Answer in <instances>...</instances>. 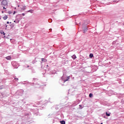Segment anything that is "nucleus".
<instances>
[{
    "label": "nucleus",
    "mask_w": 124,
    "mask_h": 124,
    "mask_svg": "<svg viewBox=\"0 0 124 124\" xmlns=\"http://www.w3.org/2000/svg\"><path fill=\"white\" fill-rule=\"evenodd\" d=\"M104 118L105 119H106V117L105 116V115L104 116Z\"/></svg>",
    "instance_id": "32"
},
{
    "label": "nucleus",
    "mask_w": 124,
    "mask_h": 124,
    "mask_svg": "<svg viewBox=\"0 0 124 124\" xmlns=\"http://www.w3.org/2000/svg\"><path fill=\"white\" fill-rule=\"evenodd\" d=\"M27 105H29V104H27Z\"/></svg>",
    "instance_id": "44"
},
{
    "label": "nucleus",
    "mask_w": 124,
    "mask_h": 124,
    "mask_svg": "<svg viewBox=\"0 0 124 124\" xmlns=\"http://www.w3.org/2000/svg\"><path fill=\"white\" fill-rule=\"evenodd\" d=\"M26 6H23L22 7V8H21V9H22V10H26Z\"/></svg>",
    "instance_id": "18"
},
{
    "label": "nucleus",
    "mask_w": 124,
    "mask_h": 124,
    "mask_svg": "<svg viewBox=\"0 0 124 124\" xmlns=\"http://www.w3.org/2000/svg\"><path fill=\"white\" fill-rule=\"evenodd\" d=\"M0 1H1V0H0Z\"/></svg>",
    "instance_id": "41"
},
{
    "label": "nucleus",
    "mask_w": 124,
    "mask_h": 124,
    "mask_svg": "<svg viewBox=\"0 0 124 124\" xmlns=\"http://www.w3.org/2000/svg\"><path fill=\"white\" fill-rule=\"evenodd\" d=\"M19 84H20L21 85H26V84H29V85H31V86H33L34 85H35V86H35L36 88H40V87H42L43 86V84H42V83L34 84V83H31L29 82L28 81L20 82L19 83Z\"/></svg>",
    "instance_id": "1"
},
{
    "label": "nucleus",
    "mask_w": 124,
    "mask_h": 124,
    "mask_svg": "<svg viewBox=\"0 0 124 124\" xmlns=\"http://www.w3.org/2000/svg\"><path fill=\"white\" fill-rule=\"evenodd\" d=\"M72 59H73V60H75V59L76 58V55H73L72 56Z\"/></svg>",
    "instance_id": "17"
},
{
    "label": "nucleus",
    "mask_w": 124,
    "mask_h": 124,
    "mask_svg": "<svg viewBox=\"0 0 124 124\" xmlns=\"http://www.w3.org/2000/svg\"><path fill=\"white\" fill-rule=\"evenodd\" d=\"M48 74H50L51 75H54V74H56L57 71H56V70H52V71L48 72Z\"/></svg>",
    "instance_id": "5"
},
{
    "label": "nucleus",
    "mask_w": 124,
    "mask_h": 124,
    "mask_svg": "<svg viewBox=\"0 0 124 124\" xmlns=\"http://www.w3.org/2000/svg\"><path fill=\"white\" fill-rule=\"evenodd\" d=\"M14 23H16V24H18L19 23V21L18 19L15 20L14 21Z\"/></svg>",
    "instance_id": "15"
},
{
    "label": "nucleus",
    "mask_w": 124,
    "mask_h": 124,
    "mask_svg": "<svg viewBox=\"0 0 124 124\" xmlns=\"http://www.w3.org/2000/svg\"><path fill=\"white\" fill-rule=\"evenodd\" d=\"M7 24H9V21H7Z\"/></svg>",
    "instance_id": "35"
},
{
    "label": "nucleus",
    "mask_w": 124,
    "mask_h": 124,
    "mask_svg": "<svg viewBox=\"0 0 124 124\" xmlns=\"http://www.w3.org/2000/svg\"><path fill=\"white\" fill-rule=\"evenodd\" d=\"M10 24H11V22H10Z\"/></svg>",
    "instance_id": "42"
},
{
    "label": "nucleus",
    "mask_w": 124,
    "mask_h": 124,
    "mask_svg": "<svg viewBox=\"0 0 124 124\" xmlns=\"http://www.w3.org/2000/svg\"><path fill=\"white\" fill-rule=\"evenodd\" d=\"M46 66H48V65H46Z\"/></svg>",
    "instance_id": "40"
},
{
    "label": "nucleus",
    "mask_w": 124,
    "mask_h": 124,
    "mask_svg": "<svg viewBox=\"0 0 124 124\" xmlns=\"http://www.w3.org/2000/svg\"><path fill=\"white\" fill-rule=\"evenodd\" d=\"M82 29L83 30V31L84 33L86 32V31H88V27L87 26L82 27Z\"/></svg>",
    "instance_id": "6"
},
{
    "label": "nucleus",
    "mask_w": 124,
    "mask_h": 124,
    "mask_svg": "<svg viewBox=\"0 0 124 124\" xmlns=\"http://www.w3.org/2000/svg\"><path fill=\"white\" fill-rule=\"evenodd\" d=\"M16 11H14V12H13V15H15L16 14Z\"/></svg>",
    "instance_id": "26"
},
{
    "label": "nucleus",
    "mask_w": 124,
    "mask_h": 124,
    "mask_svg": "<svg viewBox=\"0 0 124 124\" xmlns=\"http://www.w3.org/2000/svg\"><path fill=\"white\" fill-rule=\"evenodd\" d=\"M41 61L42 62H47L46 59H45L44 58H42Z\"/></svg>",
    "instance_id": "11"
},
{
    "label": "nucleus",
    "mask_w": 124,
    "mask_h": 124,
    "mask_svg": "<svg viewBox=\"0 0 124 124\" xmlns=\"http://www.w3.org/2000/svg\"><path fill=\"white\" fill-rule=\"evenodd\" d=\"M32 72H33V73H34L35 72V71L33 70V71H32Z\"/></svg>",
    "instance_id": "31"
},
{
    "label": "nucleus",
    "mask_w": 124,
    "mask_h": 124,
    "mask_svg": "<svg viewBox=\"0 0 124 124\" xmlns=\"http://www.w3.org/2000/svg\"><path fill=\"white\" fill-rule=\"evenodd\" d=\"M9 14H11V13H12V12L11 11H9Z\"/></svg>",
    "instance_id": "28"
},
{
    "label": "nucleus",
    "mask_w": 124,
    "mask_h": 124,
    "mask_svg": "<svg viewBox=\"0 0 124 124\" xmlns=\"http://www.w3.org/2000/svg\"><path fill=\"white\" fill-rule=\"evenodd\" d=\"M21 15H22V16H25V14H24V13H22V14H21Z\"/></svg>",
    "instance_id": "27"
},
{
    "label": "nucleus",
    "mask_w": 124,
    "mask_h": 124,
    "mask_svg": "<svg viewBox=\"0 0 124 124\" xmlns=\"http://www.w3.org/2000/svg\"><path fill=\"white\" fill-rule=\"evenodd\" d=\"M106 116H107V117H110V116H111V112H109L108 113V112H106Z\"/></svg>",
    "instance_id": "8"
},
{
    "label": "nucleus",
    "mask_w": 124,
    "mask_h": 124,
    "mask_svg": "<svg viewBox=\"0 0 124 124\" xmlns=\"http://www.w3.org/2000/svg\"><path fill=\"white\" fill-rule=\"evenodd\" d=\"M28 12H30V13H33V10H30L28 11Z\"/></svg>",
    "instance_id": "16"
},
{
    "label": "nucleus",
    "mask_w": 124,
    "mask_h": 124,
    "mask_svg": "<svg viewBox=\"0 0 124 124\" xmlns=\"http://www.w3.org/2000/svg\"><path fill=\"white\" fill-rule=\"evenodd\" d=\"M79 108L80 109H83V107H82V105H79Z\"/></svg>",
    "instance_id": "22"
},
{
    "label": "nucleus",
    "mask_w": 124,
    "mask_h": 124,
    "mask_svg": "<svg viewBox=\"0 0 124 124\" xmlns=\"http://www.w3.org/2000/svg\"><path fill=\"white\" fill-rule=\"evenodd\" d=\"M60 124H65V121L64 120H62V121H60Z\"/></svg>",
    "instance_id": "13"
},
{
    "label": "nucleus",
    "mask_w": 124,
    "mask_h": 124,
    "mask_svg": "<svg viewBox=\"0 0 124 124\" xmlns=\"http://www.w3.org/2000/svg\"><path fill=\"white\" fill-rule=\"evenodd\" d=\"M5 59L8 60V61H10L11 60V57L9 56L5 57Z\"/></svg>",
    "instance_id": "9"
},
{
    "label": "nucleus",
    "mask_w": 124,
    "mask_h": 124,
    "mask_svg": "<svg viewBox=\"0 0 124 124\" xmlns=\"http://www.w3.org/2000/svg\"><path fill=\"white\" fill-rule=\"evenodd\" d=\"M78 26H79V28H82V26H81V23H79L78 24Z\"/></svg>",
    "instance_id": "24"
},
{
    "label": "nucleus",
    "mask_w": 124,
    "mask_h": 124,
    "mask_svg": "<svg viewBox=\"0 0 124 124\" xmlns=\"http://www.w3.org/2000/svg\"><path fill=\"white\" fill-rule=\"evenodd\" d=\"M33 80H37V78H33Z\"/></svg>",
    "instance_id": "30"
},
{
    "label": "nucleus",
    "mask_w": 124,
    "mask_h": 124,
    "mask_svg": "<svg viewBox=\"0 0 124 124\" xmlns=\"http://www.w3.org/2000/svg\"><path fill=\"white\" fill-rule=\"evenodd\" d=\"M114 2H116V0L113 1Z\"/></svg>",
    "instance_id": "36"
},
{
    "label": "nucleus",
    "mask_w": 124,
    "mask_h": 124,
    "mask_svg": "<svg viewBox=\"0 0 124 124\" xmlns=\"http://www.w3.org/2000/svg\"><path fill=\"white\" fill-rule=\"evenodd\" d=\"M1 5L2 6H7L8 5V2L6 0H2L1 2Z\"/></svg>",
    "instance_id": "4"
},
{
    "label": "nucleus",
    "mask_w": 124,
    "mask_h": 124,
    "mask_svg": "<svg viewBox=\"0 0 124 124\" xmlns=\"http://www.w3.org/2000/svg\"><path fill=\"white\" fill-rule=\"evenodd\" d=\"M70 77H71L70 76L68 77H66L65 78H64V75H63V76L62 77V80L63 81V83H65L66 81H68L69 79H70Z\"/></svg>",
    "instance_id": "3"
},
{
    "label": "nucleus",
    "mask_w": 124,
    "mask_h": 124,
    "mask_svg": "<svg viewBox=\"0 0 124 124\" xmlns=\"http://www.w3.org/2000/svg\"><path fill=\"white\" fill-rule=\"evenodd\" d=\"M3 9L4 10H5V9H6V8H5V6H3Z\"/></svg>",
    "instance_id": "25"
},
{
    "label": "nucleus",
    "mask_w": 124,
    "mask_h": 124,
    "mask_svg": "<svg viewBox=\"0 0 124 124\" xmlns=\"http://www.w3.org/2000/svg\"><path fill=\"white\" fill-rule=\"evenodd\" d=\"M44 104H44H45V103H43V104Z\"/></svg>",
    "instance_id": "39"
},
{
    "label": "nucleus",
    "mask_w": 124,
    "mask_h": 124,
    "mask_svg": "<svg viewBox=\"0 0 124 124\" xmlns=\"http://www.w3.org/2000/svg\"><path fill=\"white\" fill-rule=\"evenodd\" d=\"M27 67H30V66L29 65H27Z\"/></svg>",
    "instance_id": "34"
},
{
    "label": "nucleus",
    "mask_w": 124,
    "mask_h": 124,
    "mask_svg": "<svg viewBox=\"0 0 124 124\" xmlns=\"http://www.w3.org/2000/svg\"><path fill=\"white\" fill-rule=\"evenodd\" d=\"M49 31H52V29H49Z\"/></svg>",
    "instance_id": "33"
},
{
    "label": "nucleus",
    "mask_w": 124,
    "mask_h": 124,
    "mask_svg": "<svg viewBox=\"0 0 124 124\" xmlns=\"http://www.w3.org/2000/svg\"><path fill=\"white\" fill-rule=\"evenodd\" d=\"M0 33H1V34H3V35H5V33L3 31H0Z\"/></svg>",
    "instance_id": "12"
},
{
    "label": "nucleus",
    "mask_w": 124,
    "mask_h": 124,
    "mask_svg": "<svg viewBox=\"0 0 124 124\" xmlns=\"http://www.w3.org/2000/svg\"><path fill=\"white\" fill-rule=\"evenodd\" d=\"M93 93H90V94H89V97H93Z\"/></svg>",
    "instance_id": "21"
},
{
    "label": "nucleus",
    "mask_w": 124,
    "mask_h": 124,
    "mask_svg": "<svg viewBox=\"0 0 124 124\" xmlns=\"http://www.w3.org/2000/svg\"><path fill=\"white\" fill-rule=\"evenodd\" d=\"M7 18H8V16H5L4 17H3V19L4 20H6L7 19Z\"/></svg>",
    "instance_id": "19"
},
{
    "label": "nucleus",
    "mask_w": 124,
    "mask_h": 124,
    "mask_svg": "<svg viewBox=\"0 0 124 124\" xmlns=\"http://www.w3.org/2000/svg\"><path fill=\"white\" fill-rule=\"evenodd\" d=\"M93 57V53H90L89 55V57L92 59Z\"/></svg>",
    "instance_id": "14"
},
{
    "label": "nucleus",
    "mask_w": 124,
    "mask_h": 124,
    "mask_svg": "<svg viewBox=\"0 0 124 124\" xmlns=\"http://www.w3.org/2000/svg\"><path fill=\"white\" fill-rule=\"evenodd\" d=\"M23 93H24V90L22 89L18 90L16 93V98H19V96H21V95H23Z\"/></svg>",
    "instance_id": "2"
},
{
    "label": "nucleus",
    "mask_w": 124,
    "mask_h": 124,
    "mask_svg": "<svg viewBox=\"0 0 124 124\" xmlns=\"http://www.w3.org/2000/svg\"><path fill=\"white\" fill-rule=\"evenodd\" d=\"M48 22L49 23H52V22H53V20L51 18L48 19Z\"/></svg>",
    "instance_id": "20"
},
{
    "label": "nucleus",
    "mask_w": 124,
    "mask_h": 124,
    "mask_svg": "<svg viewBox=\"0 0 124 124\" xmlns=\"http://www.w3.org/2000/svg\"><path fill=\"white\" fill-rule=\"evenodd\" d=\"M100 124H103V123H101Z\"/></svg>",
    "instance_id": "38"
},
{
    "label": "nucleus",
    "mask_w": 124,
    "mask_h": 124,
    "mask_svg": "<svg viewBox=\"0 0 124 124\" xmlns=\"http://www.w3.org/2000/svg\"><path fill=\"white\" fill-rule=\"evenodd\" d=\"M122 97H124V93L122 94Z\"/></svg>",
    "instance_id": "29"
},
{
    "label": "nucleus",
    "mask_w": 124,
    "mask_h": 124,
    "mask_svg": "<svg viewBox=\"0 0 124 124\" xmlns=\"http://www.w3.org/2000/svg\"><path fill=\"white\" fill-rule=\"evenodd\" d=\"M6 27H7V25H6Z\"/></svg>",
    "instance_id": "43"
},
{
    "label": "nucleus",
    "mask_w": 124,
    "mask_h": 124,
    "mask_svg": "<svg viewBox=\"0 0 124 124\" xmlns=\"http://www.w3.org/2000/svg\"><path fill=\"white\" fill-rule=\"evenodd\" d=\"M14 78H15L14 80L15 81H16V82H18V81H19V78H16V76H14Z\"/></svg>",
    "instance_id": "10"
},
{
    "label": "nucleus",
    "mask_w": 124,
    "mask_h": 124,
    "mask_svg": "<svg viewBox=\"0 0 124 124\" xmlns=\"http://www.w3.org/2000/svg\"><path fill=\"white\" fill-rule=\"evenodd\" d=\"M25 117L26 119H30V118H31V113L29 114V113H26L25 114Z\"/></svg>",
    "instance_id": "7"
},
{
    "label": "nucleus",
    "mask_w": 124,
    "mask_h": 124,
    "mask_svg": "<svg viewBox=\"0 0 124 124\" xmlns=\"http://www.w3.org/2000/svg\"><path fill=\"white\" fill-rule=\"evenodd\" d=\"M36 62V61H35V60H34V61H33L32 62V63H33V64H34V63H35Z\"/></svg>",
    "instance_id": "23"
},
{
    "label": "nucleus",
    "mask_w": 124,
    "mask_h": 124,
    "mask_svg": "<svg viewBox=\"0 0 124 124\" xmlns=\"http://www.w3.org/2000/svg\"><path fill=\"white\" fill-rule=\"evenodd\" d=\"M114 44V42L112 43V44Z\"/></svg>",
    "instance_id": "37"
}]
</instances>
